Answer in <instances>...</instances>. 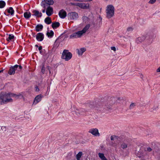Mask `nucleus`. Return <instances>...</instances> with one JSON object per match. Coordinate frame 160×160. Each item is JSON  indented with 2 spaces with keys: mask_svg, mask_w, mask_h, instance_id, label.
Returning <instances> with one entry per match:
<instances>
[{
  "mask_svg": "<svg viewBox=\"0 0 160 160\" xmlns=\"http://www.w3.org/2000/svg\"><path fill=\"white\" fill-rule=\"evenodd\" d=\"M108 103L107 101H105L104 99H102L100 100L90 102L87 104V106L90 108H95L98 110H100L102 108L103 109L106 110H111V104H109L108 105Z\"/></svg>",
  "mask_w": 160,
  "mask_h": 160,
  "instance_id": "1",
  "label": "nucleus"
},
{
  "mask_svg": "<svg viewBox=\"0 0 160 160\" xmlns=\"http://www.w3.org/2000/svg\"><path fill=\"white\" fill-rule=\"evenodd\" d=\"M21 94L16 95L11 93H7L2 92L0 93V102L1 104L2 105L6 104L8 102H12L13 100L11 98V97H15L18 98L21 96Z\"/></svg>",
  "mask_w": 160,
  "mask_h": 160,
  "instance_id": "2",
  "label": "nucleus"
},
{
  "mask_svg": "<svg viewBox=\"0 0 160 160\" xmlns=\"http://www.w3.org/2000/svg\"><path fill=\"white\" fill-rule=\"evenodd\" d=\"M114 8L112 5H109L107 6L106 9V17L108 18L112 17L114 15Z\"/></svg>",
  "mask_w": 160,
  "mask_h": 160,
  "instance_id": "3",
  "label": "nucleus"
},
{
  "mask_svg": "<svg viewBox=\"0 0 160 160\" xmlns=\"http://www.w3.org/2000/svg\"><path fill=\"white\" fill-rule=\"evenodd\" d=\"M72 57V54L69 52L68 50L64 49L62 52L61 58L66 61H68Z\"/></svg>",
  "mask_w": 160,
  "mask_h": 160,
  "instance_id": "4",
  "label": "nucleus"
},
{
  "mask_svg": "<svg viewBox=\"0 0 160 160\" xmlns=\"http://www.w3.org/2000/svg\"><path fill=\"white\" fill-rule=\"evenodd\" d=\"M67 17L70 20H76L78 18V13L76 12H71L68 14Z\"/></svg>",
  "mask_w": 160,
  "mask_h": 160,
  "instance_id": "5",
  "label": "nucleus"
},
{
  "mask_svg": "<svg viewBox=\"0 0 160 160\" xmlns=\"http://www.w3.org/2000/svg\"><path fill=\"white\" fill-rule=\"evenodd\" d=\"M72 5L77 6L83 9H88L89 7V4L85 3H71Z\"/></svg>",
  "mask_w": 160,
  "mask_h": 160,
  "instance_id": "6",
  "label": "nucleus"
},
{
  "mask_svg": "<svg viewBox=\"0 0 160 160\" xmlns=\"http://www.w3.org/2000/svg\"><path fill=\"white\" fill-rule=\"evenodd\" d=\"M147 154L146 149L145 148H141L139 151L136 153L137 156L139 158L143 157Z\"/></svg>",
  "mask_w": 160,
  "mask_h": 160,
  "instance_id": "7",
  "label": "nucleus"
},
{
  "mask_svg": "<svg viewBox=\"0 0 160 160\" xmlns=\"http://www.w3.org/2000/svg\"><path fill=\"white\" fill-rule=\"evenodd\" d=\"M54 3L53 0H44V3L43 4L44 8L46 9L47 7L52 5Z\"/></svg>",
  "mask_w": 160,
  "mask_h": 160,
  "instance_id": "8",
  "label": "nucleus"
},
{
  "mask_svg": "<svg viewBox=\"0 0 160 160\" xmlns=\"http://www.w3.org/2000/svg\"><path fill=\"white\" fill-rule=\"evenodd\" d=\"M46 13L48 16H50L52 14L53 12V8L50 6H48L46 8Z\"/></svg>",
  "mask_w": 160,
  "mask_h": 160,
  "instance_id": "9",
  "label": "nucleus"
},
{
  "mask_svg": "<svg viewBox=\"0 0 160 160\" xmlns=\"http://www.w3.org/2000/svg\"><path fill=\"white\" fill-rule=\"evenodd\" d=\"M88 132L95 136H99L100 135L98 130L96 128L90 129L88 131Z\"/></svg>",
  "mask_w": 160,
  "mask_h": 160,
  "instance_id": "10",
  "label": "nucleus"
},
{
  "mask_svg": "<svg viewBox=\"0 0 160 160\" xmlns=\"http://www.w3.org/2000/svg\"><path fill=\"white\" fill-rule=\"evenodd\" d=\"M44 38V35L42 32H39L36 35V38L37 40L39 42L42 41Z\"/></svg>",
  "mask_w": 160,
  "mask_h": 160,
  "instance_id": "11",
  "label": "nucleus"
},
{
  "mask_svg": "<svg viewBox=\"0 0 160 160\" xmlns=\"http://www.w3.org/2000/svg\"><path fill=\"white\" fill-rule=\"evenodd\" d=\"M89 110V109L85 110L84 109H80L78 110L77 109V111L75 112L77 116H79L81 115H83V113L85 112L86 111H88Z\"/></svg>",
  "mask_w": 160,
  "mask_h": 160,
  "instance_id": "12",
  "label": "nucleus"
},
{
  "mask_svg": "<svg viewBox=\"0 0 160 160\" xmlns=\"http://www.w3.org/2000/svg\"><path fill=\"white\" fill-rule=\"evenodd\" d=\"M43 96L41 94H39L37 95L34 98L33 102V104H36L41 100Z\"/></svg>",
  "mask_w": 160,
  "mask_h": 160,
  "instance_id": "13",
  "label": "nucleus"
},
{
  "mask_svg": "<svg viewBox=\"0 0 160 160\" xmlns=\"http://www.w3.org/2000/svg\"><path fill=\"white\" fill-rule=\"evenodd\" d=\"M58 15L61 18L63 19L66 16L67 12L63 9H62L59 11Z\"/></svg>",
  "mask_w": 160,
  "mask_h": 160,
  "instance_id": "14",
  "label": "nucleus"
},
{
  "mask_svg": "<svg viewBox=\"0 0 160 160\" xmlns=\"http://www.w3.org/2000/svg\"><path fill=\"white\" fill-rule=\"evenodd\" d=\"M144 36L145 38V39L148 40L152 39L154 35L152 32H149Z\"/></svg>",
  "mask_w": 160,
  "mask_h": 160,
  "instance_id": "15",
  "label": "nucleus"
},
{
  "mask_svg": "<svg viewBox=\"0 0 160 160\" xmlns=\"http://www.w3.org/2000/svg\"><path fill=\"white\" fill-rule=\"evenodd\" d=\"M32 13L34 14H32L33 16H35L37 17H41L42 16V14L41 12H39L37 10H33L32 11Z\"/></svg>",
  "mask_w": 160,
  "mask_h": 160,
  "instance_id": "16",
  "label": "nucleus"
},
{
  "mask_svg": "<svg viewBox=\"0 0 160 160\" xmlns=\"http://www.w3.org/2000/svg\"><path fill=\"white\" fill-rule=\"evenodd\" d=\"M16 70V68L14 67V66H12L10 67L8 71V73L10 75H14L15 73Z\"/></svg>",
  "mask_w": 160,
  "mask_h": 160,
  "instance_id": "17",
  "label": "nucleus"
},
{
  "mask_svg": "<svg viewBox=\"0 0 160 160\" xmlns=\"http://www.w3.org/2000/svg\"><path fill=\"white\" fill-rule=\"evenodd\" d=\"M145 40V38L144 36H142L137 38L136 39V42L137 43H140Z\"/></svg>",
  "mask_w": 160,
  "mask_h": 160,
  "instance_id": "18",
  "label": "nucleus"
},
{
  "mask_svg": "<svg viewBox=\"0 0 160 160\" xmlns=\"http://www.w3.org/2000/svg\"><path fill=\"white\" fill-rule=\"evenodd\" d=\"M60 24L59 22H54L52 24V27L53 29L57 28L59 27Z\"/></svg>",
  "mask_w": 160,
  "mask_h": 160,
  "instance_id": "19",
  "label": "nucleus"
},
{
  "mask_svg": "<svg viewBox=\"0 0 160 160\" xmlns=\"http://www.w3.org/2000/svg\"><path fill=\"white\" fill-rule=\"evenodd\" d=\"M43 28V26L42 24H38L35 27V30L37 32L41 31Z\"/></svg>",
  "mask_w": 160,
  "mask_h": 160,
  "instance_id": "20",
  "label": "nucleus"
},
{
  "mask_svg": "<svg viewBox=\"0 0 160 160\" xmlns=\"http://www.w3.org/2000/svg\"><path fill=\"white\" fill-rule=\"evenodd\" d=\"M77 52L79 55H82L83 53L86 51V48H82L80 49H77Z\"/></svg>",
  "mask_w": 160,
  "mask_h": 160,
  "instance_id": "21",
  "label": "nucleus"
},
{
  "mask_svg": "<svg viewBox=\"0 0 160 160\" xmlns=\"http://www.w3.org/2000/svg\"><path fill=\"white\" fill-rule=\"evenodd\" d=\"M45 22L47 24H49L52 22L51 18L49 17H47L44 20Z\"/></svg>",
  "mask_w": 160,
  "mask_h": 160,
  "instance_id": "22",
  "label": "nucleus"
},
{
  "mask_svg": "<svg viewBox=\"0 0 160 160\" xmlns=\"http://www.w3.org/2000/svg\"><path fill=\"white\" fill-rule=\"evenodd\" d=\"M7 12L8 13H10L11 15H12L14 13V11L12 7H10L8 9H7Z\"/></svg>",
  "mask_w": 160,
  "mask_h": 160,
  "instance_id": "23",
  "label": "nucleus"
},
{
  "mask_svg": "<svg viewBox=\"0 0 160 160\" xmlns=\"http://www.w3.org/2000/svg\"><path fill=\"white\" fill-rule=\"evenodd\" d=\"M31 16V13L30 12H25L24 13V17L26 19L29 18Z\"/></svg>",
  "mask_w": 160,
  "mask_h": 160,
  "instance_id": "24",
  "label": "nucleus"
},
{
  "mask_svg": "<svg viewBox=\"0 0 160 160\" xmlns=\"http://www.w3.org/2000/svg\"><path fill=\"white\" fill-rule=\"evenodd\" d=\"M54 32L52 30H51L50 32H47L46 35L48 37L52 38L54 35Z\"/></svg>",
  "mask_w": 160,
  "mask_h": 160,
  "instance_id": "25",
  "label": "nucleus"
},
{
  "mask_svg": "<svg viewBox=\"0 0 160 160\" xmlns=\"http://www.w3.org/2000/svg\"><path fill=\"white\" fill-rule=\"evenodd\" d=\"M128 143L125 142H122L121 144V147L123 149H125L128 148Z\"/></svg>",
  "mask_w": 160,
  "mask_h": 160,
  "instance_id": "26",
  "label": "nucleus"
},
{
  "mask_svg": "<svg viewBox=\"0 0 160 160\" xmlns=\"http://www.w3.org/2000/svg\"><path fill=\"white\" fill-rule=\"evenodd\" d=\"M90 27V25L89 24H87L82 29V31L84 33H85L87 31L89 28Z\"/></svg>",
  "mask_w": 160,
  "mask_h": 160,
  "instance_id": "27",
  "label": "nucleus"
},
{
  "mask_svg": "<svg viewBox=\"0 0 160 160\" xmlns=\"http://www.w3.org/2000/svg\"><path fill=\"white\" fill-rule=\"evenodd\" d=\"M75 32V34H76L78 38H80L81 37L82 34L84 33L83 32H82V30L78 31Z\"/></svg>",
  "mask_w": 160,
  "mask_h": 160,
  "instance_id": "28",
  "label": "nucleus"
},
{
  "mask_svg": "<svg viewBox=\"0 0 160 160\" xmlns=\"http://www.w3.org/2000/svg\"><path fill=\"white\" fill-rule=\"evenodd\" d=\"M6 4L5 1L2 0L0 1V8H2L5 7Z\"/></svg>",
  "mask_w": 160,
  "mask_h": 160,
  "instance_id": "29",
  "label": "nucleus"
},
{
  "mask_svg": "<svg viewBox=\"0 0 160 160\" xmlns=\"http://www.w3.org/2000/svg\"><path fill=\"white\" fill-rule=\"evenodd\" d=\"M82 154V153L81 152H80L78 153V154L76 155V158L77 160H80V158Z\"/></svg>",
  "mask_w": 160,
  "mask_h": 160,
  "instance_id": "30",
  "label": "nucleus"
},
{
  "mask_svg": "<svg viewBox=\"0 0 160 160\" xmlns=\"http://www.w3.org/2000/svg\"><path fill=\"white\" fill-rule=\"evenodd\" d=\"M14 67L15 68L16 70L20 71L22 69V66L21 65H18L17 64L14 66Z\"/></svg>",
  "mask_w": 160,
  "mask_h": 160,
  "instance_id": "31",
  "label": "nucleus"
},
{
  "mask_svg": "<svg viewBox=\"0 0 160 160\" xmlns=\"http://www.w3.org/2000/svg\"><path fill=\"white\" fill-rule=\"evenodd\" d=\"M136 103H131L129 107V109H132L136 107Z\"/></svg>",
  "mask_w": 160,
  "mask_h": 160,
  "instance_id": "32",
  "label": "nucleus"
},
{
  "mask_svg": "<svg viewBox=\"0 0 160 160\" xmlns=\"http://www.w3.org/2000/svg\"><path fill=\"white\" fill-rule=\"evenodd\" d=\"M14 36L12 34H9L8 37L7 39V41L9 42L10 40H11L14 38Z\"/></svg>",
  "mask_w": 160,
  "mask_h": 160,
  "instance_id": "33",
  "label": "nucleus"
},
{
  "mask_svg": "<svg viewBox=\"0 0 160 160\" xmlns=\"http://www.w3.org/2000/svg\"><path fill=\"white\" fill-rule=\"evenodd\" d=\"M119 137L116 135H112L111 137V140L112 141H114L115 140H118Z\"/></svg>",
  "mask_w": 160,
  "mask_h": 160,
  "instance_id": "34",
  "label": "nucleus"
},
{
  "mask_svg": "<svg viewBox=\"0 0 160 160\" xmlns=\"http://www.w3.org/2000/svg\"><path fill=\"white\" fill-rule=\"evenodd\" d=\"M76 34V32L73 33L70 36V38H78L77 35Z\"/></svg>",
  "mask_w": 160,
  "mask_h": 160,
  "instance_id": "35",
  "label": "nucleus"
},
{
  "mask_svg": "<svg viewBox=\"0 0 160 160\" xmlns=\"http://www.w3.org/2000/svg\"><path fill=\"white\" fill-rule=\"evenodd\" d=\"M98 156L102 160L105 158L103 153H99Z\"/></svg>",
  "mask_w": 160,
  "mask_h": 160,
  "instance_id": "36",
  "label": "nucleus"
},
{
  "mask_svg": "<svg viewBox=\"0 0 160 160\" xmlns=\"http://www.w3.org/2000/svg\"><path fill=\"white\" fill-rule=\"evenodd\" d=\"M82 20L84 22H86L88 19V18L87 17L84 16L82 18Z\"/></svg>",
  "mask_w": 160,
  "mask_h": 160,
  "instance_id": "37",
  "label": "nucleus"
},
{
  "mask_svg": "<svg viewBox=\"0 0 160 160\" xmlns=\"http://www.w3.org/2000/svg\"><path fill=\"white\" fill-rule=\"evenodd\" d=\"M45 71V68L44 67V64H43L42 65V67L41 69V72L42 73L44 74Z\"/></svg>",
  "mask_w": 160,
  "mask_h": 160,
  "instance_id": "38",
  "label": "nucleus"
},
{
  "mask_svg": "<svg viewBox=\"0 0 160 160\" xmlns=\"http://www.w3.org/2000/svg\"><path fill=\"white\" fill-rule=\"evenodd\" d=\"M133 30V28L131 27H129L127 29V31L129 32H131Z\"/></svg>",
  "mask_w": 160,
  "mask_h": 160,
  "instance_id": "39",
  "label": "nucleus"
},
{
  "mask_svg": "<svg viewBox=\"0 0 160 160\" xmlns=\"http://www.w3.org/2000/svg\"><path fill=\"white\" fill-rule=\"evenodd\" d=\"M158 106H154V107L152 108V111H154V110H156V109H158Z\"/></svg>",
  "mask_w": 160,
  "mask_h": 160,
  "instance_id": "40",
  "label": "nucleus"
},
{
  "mask_svg": "<svg viewBox=\"0 0 160 160\" xmlns=\"http://www.w3.org/2000/svg\"><path fill=\"white\" fill-rule=\"evenodd\" d=\"M156 1V0H150L148 3L150 4H153Z\"/></svg>",
  "mask_w": 160,
  "mask_h": 160,
  "instance_id": "41",
  "label": "nucleus"
},
{
  "mask_svg": "<svg viewBox=\"0 0 160 160\" xmlns=\"http://www.w3.org/2000/svg\"><path fill=\"white\" fill-rule=\"evenodd\" d=\"M1 129H2V130H3L4 131H6L7 130L6 127V126L2 127L1 128Z\"/></svg>",
  "mask_w": 160,
  "mask_h": 160,
  "instance_id": "42",
  "label": "nucleus"
},
{
  "mask_svg": "<svg viewBox=\"0 0 160 160\" xmlns=\"http://www.w3.org/2000/svg\"><path fill=\"white\" fill-rule=\"evenodd\" d=\"M45 52L46 51L45 49H43V50H41L42 53H40V54L42 55H44V54L45 53Z\"/></svg>",
  "mask_w": 160,
  "mask_h": 160,
  "instance_id": "43",
  "label": "nucleus"
},
{
  "mask_svg": "<svg viewBox=\"0 0 160 160\" xmlns=\"http://www.w3.org/2000/svg\"><path fill=\"white\" fill-rule=\"evenodd\" d=\"M42 47L41 46H40L38 47V50L39 51L40 53H42L41 50H42Z\"/></svg>",
  "mask_w": 160,
  "mask_h": 160,
  "instance_id": "44",
  "label": "nucleus"
},
{
  "mask_svg": "<svg viewBox=\"0 0 160 160\" xmlns=\"http://www.w3.org/2000/svg\"><path fill=\"white\" fill-rule=\"evenodd\" d=\"M152 150V148L150 147H148L147 148V149L146 150V151H147L149 152H151Z\"/></svg>",
  "mask_w": 160,
  "mask_h": 160,
  "instance_id": "45",
  "label": "nucleus"
},
{
  "mask_svg": "<svg viewBox=\"0 0 160 160\" xmlns=\"http://www.w3.org/2000/svg\"><path fill=\"white\" fill-rule=\"evenodd\" d=\"M35 91L36 92H38L39 91V89L38 87V86H36L35 87Z\"/></svg>",
  "mask_w": 160,
  "mask_h": 160,
  "instance_id": "46",
  "label": "nucleus"
},
{
  "mask_svg": "<svg viewBox=\"0 0 160 160\" xmlns=\"http://www.w3.org/2000/svg\"><path fill=\"white\" fill-rule=\"evenodd\" d=\"M111 49L114 51H115L116 50V48L115 47H112L111 48Z\"/></svg>",
  "mask_w": 160,
  "mask_h": 160,
  "instance_id": "47",
  "label": "nucleus"
},
{
  "mask_svg": "<svg viewBox=\"0 0 160 160\" xmlns=\"http://www.w3.org/2000/svg\"><path fill=\"white\" fill-rule=\"evenodd\" d=\"M32 36L33 37H36V35H35V33H34V32H32Z\"/></svg>",
  "mask_w": 160,
  "mask_h": 160,
  "instance_id": "48",
  "label": "nucleus"
},
{
  "mask_svg": "<svg viewBox=\"0 0 160 160\" xmlns=\"http://www.w3.org/2000/svg\"><path fill=\"white\" fill-rule=\"evenodd\" d=\"M157 72H160V67L157 69Z\"/></svg>",
  "mask_w": 160,
  "mask_h": 160,
  "instance_id": "49",
  "label": "nucleus"
},
{
  "mask_svg": "<svg viewBox=\"0 0 160 160\" xmlns=\"http://www.w3.org/2000/svg\"><path fill=\"white\" fill-rule=\"evenodd\" d=\"M74 1H77V2H83V0H73Z\"/></svg>",
  "mask_w": 160,
  "mask_h": 160,
  "instance_id": "50",
  "label": "nucleus"
},
{
  "mask_svg": "<svg viewBox=\"0 0 160 160\" xmlns=\"http://www.w3.org/2000/svg\"><path fill=\"white\" fill-rule=\"evenodd\" d=\"M48 69L49 71V73L50 74H51V71H50V68L49 67V66H48Z\"/></svg>",
  "mask_w": 160,
  "mask_h": 160,
  "instance_id": "51",
  "label": "nucleus"
},
{
  "mask_svg": "<svg viewBox=\"0 0 160 160\" xmlns=\"http://www.w3.org/2000/svg\"><path fill=\"white\" fill-rule=\"evenodd\" d=\"M45 12V9L44 8V9L42 10V12L43 13H44Z\"/></svg>",
  "mask_w": 160,
  "mask_h": 160,
  "instance_id": "52",
  "label": "nucleus"
},
{
  "mask_svg": "<svg viewBox=\"0 0 160 160\" xmlns=\"http://www.w3.org/2000/svg\"><path fill=\"white\" fill-rule=\"evenodd\" d=\"M102 160H108V159H107V158L105 157Z\"/></svg>",
  "mask_w": 160,
  "mask_h": 160,
  "instance_id": "53",
  "label": "nucleus"
},
{
  "mask_svg": "<svg viewBox=\"0 0 160 160\" xmlns=\"http://www.w3.org/2000/svg\"><path fill=\"white\" fill-rule=\"evenodd\" d=\"M84 0V1H86L85 0ZM92 0H87L86 1H92Z\"/></svg>",
  "mask_w": 160,
  "mask_h": 160,
  "instance_id": "54",
  "label": "nucleus"
},
{
  "mask_svg": "<svg viewBox=\"0 0 160 160\" xmlns=\"http://www.w3.org/2000/svg\"><path fill=\"white\" fill-rule=\"evenodd\" d=\"M35 47H38V45H37V44H36V45H35Z\"/></svg>",
  "mask_w": 160,
  "mask_h": 160,
  "instance_id": "55",
  "label": "nucleus"
},
{
  "mask_svg": "<svg viewBox=\"0 0 160 160\" xmlns=\"http://www.w3.org/2000/svg\"><path fill=\"white\" fill-rule=\"evenodd\" d=\"M157 1L159 3H160V0H157Z\"/></svg>",
  "mask_w": 160,
  "mask_h": 160,
  "instance_id": "56",
  "label": "nucleus"
},
{
  "mask_svg": "<svg viewBox=\"0 0 160 160\" xmlns=\"http://www.w3.org/2000/svg\"><path fill=\"white\" fill-rule=\"evenodd\" d=\"M3 71V70H0V72H2Z\"/></svg>",
  "mask_w": 160,
  "mask_h": 160,
  "instance_id": "57",
  "label": "nucleus"
},
{
  "mask_svg": "<svg viewBox=\"0 0 160 160\" xmlns=\"http://www.w3.org/2000/svg\"><path fill=\"white\" fill-rule=\"evenodd\" d=\"M4 14L5 15L7 16V15L6 14V12H4Z\"/></svg>",
  "mask_w": 160,
  "mask_h": 160,
  "instance_id": "58",
  "label": "nucleus"
},
{
  "mask_svg": "<svg viewBox=\"0 0 160 160\" xmlns=\"http://www.w3.org/2000/svg\"><path fill=\"white\" fill-rule=\"evenodd\" d=\"M120 98H118V100H120Z\"/></svg>",
  "mask_w": 160,
  "mask_h": 160,
  "instance_id": "59",
  "label": "nucleus"
},
{
  "mask_svg": "<svg viewBox=\"0 0 160 160\" xmlns=\"http://www.w3.org/2000/svg\"><path fill=\"white\" fill-rule=\"evenodd\" d=\"M112 98V100L113 99H115V98Z\"/></svg>",
  "mask_w": 160,
  "mask_h": 160,
  "instance_id": "60",
  "label": "nucleus"
},
{
  "mask_svg": "<svg viewBox=\"0 0 160 160\" xmlns=\"http://www.w3.org/2000/svg\"><path fill=\"white\" fill-rule=\"evenodd\" d=\"M99 18H100V19H101V20L102 19V18L101 17H100Z\"/></svg>",
  "mask_w": 160,
  "mask_h": 160,
  "instance_id": "61",
  "label": "nucleus"
},
{
  "mask_svg": "<svg viewBox=\"0 0 160 160\" xmlns=\"http://www.w3.org/2000/svg\"><path fill=\"white\" fill-rule=\"evenodd\" d=\"M113 103H114V102H112V104Z\"/></svg>",
  "mask_w": 160,
  "mask_h": 160,
  "instance_id": "62",
  "label": "nucleus"
}]
</instances>
